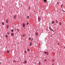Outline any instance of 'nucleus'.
<instances>
[{
  "mask_svg": "<svg viewBox=\"0 0 65 65\" xmlns=\"http://www.w3.org/2000/svg\"><path fill=\"white\" fill-rule=\"evenodd\" d=\"M27 63V61L26 60H25L24 61V62H23V63Z\"/></svg>",
  "mask_w": 65,
  "mask_h": 65,
  "instance_id": "1",
  "label": "nucleus"
},
{
  "mask_svg": "<svg viewBox=\"0 0 65 65\" xmlns=\"http://www.w3.org/2000/svg\"><path fill=\"white\" fill-rule=\"evenodd\" d=\"M23 27H24V28L25 27V25L24 23H23Z\"/></svg>",
  "mask_w": 65,
  "mask_h": 65,
  "instance_id": "2",
  "label": "nucleus"
},
{
  "mask_svg": "<svg viewBox=\"0 0 65 65\" xmlns=\"http://www.w3.org/2000/svg\"><path fill=\"white\" fill-rule=\"evenodd\" d=\"M41 20V18H39V17L38 18V20H39V21H40Z\"/></svg>",
  "mask_w": 65,
  "mask_h": 65,
  "instance_id": "3",
  "label": "nucleus"
},
{
  "mask_svg": "<svg viewBox=\"0 0 65 65\" xmlns=\"http://www.w3.org/2000/svg\"><path fill=\"white\" fill-rule=\"evenodd\" d=\"M36 34L37 36H38V33L37 32H36Z\"/></svg>",
  "mask_w": 65,
  "mask_h": 65,
  "instance_id": "4",
  "label": "nucleus"
},
{
  "mask_svg": "<svg viewBox=\"0 0 65 65\" xmlns=\"http://www.w3.org/2000/svg\"><path fill=\"white\" fill-rule=\"evenodd\" d=\"M11 35L12 36H13L14 35V34L13 33H12L11 34Z\"/></svg>",
  "mask_w": 65,
  "mask_h": 65,
  "instance_id": "5",
  "label": "nucleus"
},
{
  "mask_svg": "<svg viewBox=\"0 0 65 65\" xmlns=\"http://www.w3.org/2000/svg\"><path fill=\"white\" fill-rule=\"evenodd\" d=\"M6 22L7 23H8V20H6Z\"/></svg>",
  "mask_w": 65,
  "mask_h": 65,
  "instance_id": "6",
  "label": "nucleus"
},
{
  "mask_svg": "<svg viewBox=\"0 0 65 65\" xmlns=\"http://www.w3.org/2000/svg\"><path fill=\"white\" fill-rule=\"evenodd\" d=\"M59 25H61L62 24V23L61 22H59Z\"/></svg>",
  "mask_w": 65,
  "mask_h": 65,
  "instance_id": "7",
  "label": "nucleus"
},
{
  "mask_svg": "<svg viewBox=\"0 0 65 65\" xmlns=\"http://www.w3.org/2000/svg\"><path fill=\"white\" fill-rule=\"evenodd\" d=\"M44 1L45 2H47V1L46 0H44Z\"/></svg>",
  "mask_w": 65,
  "mask_h": 65,
  "instance_id": "8",
  "label": "nucleus"
},
{
  "mask_svg": "<svg viewBox=\"0 0 65 65\" xmlns=\"http://www.w3.org/2000/svg\"><path fill=\"white\" fill-rule=\"evenodd\" d=\"M27 51L28 52H29L30 51V49H28L27 50Z\"/></svg>",
  "mask_w": 65,
  "mask_h": 65,
  "instance_id": "9",
  "label": "nucleus"
},
{
  "mask_svg": "<svg viewBox=\"0 0 65 65\" xmlns=\"http://www.w3.org/2000/svg\"><path fill=\"white\" fill-rule=\"evenodd\" d=\"M9 51L8 50H7V53H9Z\"/></svg>",
  "mask_w": 65,
  "mask_h": 65,
  "instance_id": "10",
  "label": "nucleus"
},
{
  "mask_svg": "<svg viewBox=\"0 0 65 65\" xmlns=\"http://www.w3.org/2000/svg\"><path fill=\"white\" fill-rule=\"evenodd\" d=\"M7 28H9V26L8 25H7Z\"/></svg>",
  "mask_w": 65,
  "mask_h": 65,
  "instance_id": "11",
  "label": "nucleus"
},
{
  "mask_svg": "<svg viewBox=\"0 0 65 65\" xmlns=\"http://www.w3.org/2000/svg\"><path fill=\"white\" fill-rule=\"evenodd\" d=\"M2 24L3 25H4V22H2Z\"/></svg>",
  "mask_w": 65,
  "mask_h": 65,
  "instance_id": "12",
  "label": "nucleus"
},
{
  "mask_svg": "<svg viewBox=\"0 0 65 65\" xmlns=\"http://www.w3.org/2000/svg\"><path fill=\"white\" fill-rule=\"evenodd\" d=\"M51 23H52V24H53L54 23V22H52Z\"/></svg>",
  "mask_w": 65,
  "mask_h": 65,
  "instance_id": "13",
  "label": "nucleus"
},
{
  "mask_svg": "<svg viewBox=\"0 0 65 65\" xmlns=\"http://www.w3.org/2000/svg\"><path fill=\"white\" fill-rule=\"evenodd\" d=\"M56 23H58V21H57V20H56Z\"/></svg>",
  "mask_w": 65,
  "mask_h": 65,
  "instance_id": "14",
  "label": "nucleus"
},
{
  "mask_svg": "<svg viewBox=\"0 0 65 65\" xmlns=\"http://www.w3.org/2000/svg\"><path fill=\"white\" fill-rule=\"evenodd\" d=\"M32 43H30V46H31L32 45Z\"/></svg>",
  "mask_w": 65,
  "mask_h": 65,
  "instance_id": "15",
  "label": "nucleus"
},
{
  "mask_svg": "<svg viewBox=\"0 0 65 65\" xmlns=\"http://www.w3.org/2000/svg\"><path fill=\"white\" fill-rule=\"evenodd\" d=\"M16 18V15H15V16H14V19H15V18Z\"/></svg>",
  "mask_w": 65,
  "mask_h": 65,
  "instance_id": "16",
  "label": "nucleus"
},
{
  "mask_svg": "<svg viewBox=\"0 0 65 65\" xmlns=\"http://www.w3.org/2000/svg\"><path fill=\"white\" fill-rule=\"evenodd\" d=\"M6 37L7 38L8 37V36L7 35H6Z\"/></svg>",
  "mask_w": 65,
  "mask_h": 65,
  "instance_id": "17",
  "label": "nucleus"
},
{
  "mask_svg": "<svg viewBox=\"0 0 65 65\" xmlns=\"http://www.w3.org/2000/svg\"><path fill=\"white\" fill-rule=\"evenodd\" d=\"M46 61V59H45L44 60V62H45Z\"/></svg>",
  "mask_w": 65,
  "mask_h": 65,
  "instance_id": "18",
  "label": "nucleus"
},
{
  "mask_svg": "<svg viewBox=\"0 0 65 65\" xmlns=\"http://www.w3.org/2000/svg\"><path fill=\"white\" fill-rule=\"evenodd\" d=\"M29 40H31V37H29Z\"/></svg>",
  "mask_w": 65,
  "mask_h": 65,
  "instance_id": "19",
  "label": "nucleus"
},
{
  "mask_svg": "<svg viewBox=\"0 0 65 65\" xmlns=\"http://www.w3.org/2000/svg\"><path fill=\"white\" fill-rule=\"evenodd\" d=\"M25 53H27V51H25Z\"/></svg>",
  "mask_w": 65,
  "mask_h": 65,
  "instance_id": "20",
  "label": "nucleus"
},
{
  "mask_svg": "<svg viewBox=\"0 0 65 65\" xmlns=\"http://www.w3.org/2000/svg\"><path fill=\"white\" fill-rule=\"evenodd\" d=\"M47 55H48V52H47Z\"/></svg>",
  "mask_w": 65,
  "mask_h": 65,
  "instance_id": "21",
  "label": "nucleus"
},
{
  "mask_svg": "<svg viewBox=\"0 0 65 65\" xmlns=\"http://www.w3.org/2000/svg\"><path fill=\"white\" fill-rule=\"evenodd\" d=\"M52 61H53V62H54L55 61V60L54 59H53V60H52Z\"/></svg>",
  "mask_w": 65,
  "mask_h": 65,
  "instance_id": "22",
  "label": "nucleus"
},
{
  "mask_svg": "<svg viewBox=\"0 0 65 65\" xmlns=\"http://www.w3.org/2000/svg\"><path fill=\"white\" fill-rule=\"evenodd\" d=\"M29 16H28L27 17L28 19H29Z\"/></svg>",
  "mask_w": 65,
  "mask_h": 65,
  "instance_id": "23",
  "label": "nucleus"
},
{
  "mask_svg": "<svg viewBox=\"0 0 65 65\" xmlns=\"http://www.w3.org/2000/svg\"><path fill=\"white\" fill-rule=\"evenodd\" d=\"M63 4H62V5H61V8H62V6H63Z\"/></svg>",
  "mask_w": 65,
  "mask_h": 65,
  "instance_id": "24",
  "label": "nucleus"
},
{
  "mask_svg": "<svg viewBox=\"0 0 65 65\" xmlns=\"http://www.w3.org/2000/svg\"><path fill=\"white\" fill-rule=\"evenodd\" d=\"M11 31H12V32H13V29H12V30H11Z\"/></svg>",
  "mask_w": 65,
  "mask_h": 65,
  "instance_id": "25",
  "label": "nucleus"
},
{
  "mask_svg": "<svg viewBox=\"0 0 65 65\" xmlns=\"http://www.w3.org/2000/svg\"><path fill=\"white\" fill-rule=\"evenodd\" d=\"M39 65H40V64H41V63L40 62H39Z\"/></svg>",
  "mask_w": 65,
  "mask_h": 65,
  "instance_id": "26",
  "label": "nucleus"
},
{
  "mask_svg": "<svg viewBox=\"0 0 65 65\" xmlns=\"http://www.w3.org/2000/svg\"><path fill=\"white\" fill-rule=\"evenodd\" d=\"M44 53H45V54H46V53H47L45 52V51L44 52Z\"/></svg>",
  "mask_w": 65,
  "mask_h": 65,
  "instance_id": "27",
  "label": "nucleus"
},
{
  "mask_svg": "<svg viewBox=\"0 0 65 65\" xmlns=\"http://www.w3.org/2000/svg\"><path fill=\"white\" fill-rule=\"evenodd\" d=\"M59 2H57V5H58Z\"/></svg>",
  "mask_w": 65,
  "mask_h": 65,
  "instance_id": "28",
  "label": "nucleus"
},
{
  "mask_svg": "<svg viewBox=\"0 0 65 65\" xmlns=\"http://www.w3.org/2000/svg\"><path fill=\"white\" fill-rule=\"evenodd\" d=\"M51 30H52V31H53V32H54V30H53V29H52Z\"/></svg>",
  "mask_w": 65,
  "mask_h": 65,
  "instance_id": "29",
  "label": "nucleus"
},
{
  "mask_svg": "<svg viewBox=\"0 0 65 65\" xmlns=\"http://www.w3.org/2000/svg\"><path fill=\"white\" fill-rule=\"evenodd\" d=\"M58 45H59V43H58Z\"/></svg>",
  "mask_w": 65,
  "mask_h": 65,
  "instance_id": "30",
  "label": "nucleus"
},
{
  "mask_svg": "<svg viewBox=\"0 0 65 65\" xmlns=\"http://www.w3.org/2000/svg\"><path fill=\"white\" fill-rule=\"evenodd\" d=\"M27 25H28V23L27 22Z\"/></svg>",
  "mask_w": 65,
  "mask_h": 65,
  "instance_id": "31",
  "label": "nucleus"
},
{
  "mask_svg": "<svg viewBox=\"0 0 65 65\" xmlns=\"http://www.w3.org/2000/svg\"><path fill=\"white\" fill-rule=\"evenodd\" d=\"M24 36H25L24 35H23V37H24Z\"/></svg>",
  "mask_w": 65,
  "mask_h": 65,
  "instance_id": "32",
  "label": "nucleus"
},
{
  "mask_svg": "<svg viewBox=\"0 0 65 65\" xmlns=\"http://www.w3.org/2000/svg\"><path fill=\"white\" fill-rule=\"evenodd\" d=\"M49 29H50V30L51 29V28L50 27H49Z\"/></svg>",
  "mask_w": 65,
  "mask_h": 65,
  "instance_id": "33",
  "label": "nucleus"
},
{
  "mask_svg": "<svg viewBox=\"0 0 65 65\" xmlns=\"http://www.w3.org/2000/svg\"><path fill=\"white\" fill-rule=\"evenodd\" d=\"M17 30H18V31H19V30L18 29H17Z\"/></svg>",
  "mask_w": 65,
  "mask_h": 65,
  "instance_id": "34",
  "label": "nucleus"
},
{
  "mask_svg": "<svg viewBox=\"0 0 65 65\" xmlns=\"http://www.w3.org/2000/svg\"><path fill=\"white\" fill-rule=\"evenodd\" d=\"M14 62H15V61L14 60Z\"/></svg>",
  "mask_w": 65,
  "mask_h": 65,
  "instance_id": "35",
  "label": "nucleus"
},
{
  "mask_svg": "<svg viewBox=\"0 0 65 65\" xmlns=\"http://www.w3.org/2000/svg\"><path fill=\"white\" fill-rule=\"evenodd\" d=\"M39 46L40 45V43H39Z\"/></svg>",
  "mask_w": 65,
  "mask_h": 65,
  "instance_id": "36",
  "label": "nucleus"
},
{
  "mask_svg": "<svg viewBox=\"0 0 65 65\" xmlns=\"http://www.w3.org/2000/svg\"><path fill=\"white\" fill-rule=\"evenodd\" d=\"M62 11H63L65 12V11H63V10H62Z\"/></svg>",
  "mask_w": 65,
  "mask_h": 65,
  "instance_id": "37",
  "label": "nucleus"
},
{
  "mask_svg": "<svg viewBox=\"0 0 65 65\" xmlns=\"http://www.w3.org/2000/svg\"><path fill=\"white\" fill-rule=\"evenodd\" d=\"M33 40V39H32V40Z\"/></svg>",
  "mask_w": 65,
  "mask_h": 65,
  "instance_id": "38",
  "label": "nucleus"
},
{
  "mask_svg": "<svg viewBox=\"0 0 65 65\" xmlns=\"http://www.w3.org/2000/svg\"><path fill=\"white\" fill-rule=\"evenodd\" d=\"M1 62H0V64H1Z\"/></svg>",
  "mask_w": 65,
  "mask_h": 65,
  "instance_id": "39",
  "label": "nucleus"
},
{
  "mask_svg": "<svg viewBox=\"0 0 65 65\" xmlns=\"http://www.w3.org/2000/svg\"><path fill=\"white\" fill-rule=\"evenodd\" d=\"M52 65H54V64H52Z\"/></svg>",
  "mask_w": 65,
  "mask_h": 65,
  "instance_id": "40",
  "label": "nucleus"
},
{
  "mask_svg": "<svg viewBox=\"0 0 65 65\" xmlns=\"http://www.w3.org/2000/svg\"><path fill=\"white\" fill-rule=\"evenodd\" d=\"M64 48H65V47H64Z\"/></svg>",
  "mask_w": 65,
  "mask_h": 65,
  "instance_id": "41",
  "label": "nucleus"
}]
</instances>
